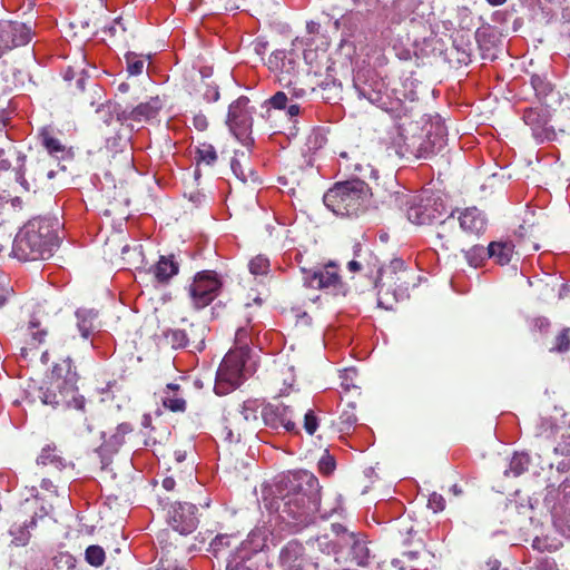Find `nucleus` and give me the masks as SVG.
<instances>
[{"mask_svg":"<svg viewBox=\"0 0 570 570\" xmlns=\"http://www.w3.org/2000/svg\"><path fill=\"white\" fill-rule=\"evenodd\" d=\"M566 522L570 529V493L564 499Z\"/></svg>","mask_w":570,"mask_h":570,"instance_id":"774afa93","label":"nucleus"},{"mask_svg":"<svg viewBox=\"0 0 570 570\" xmlns=\"http://www.w3.org/2000/svg\"><path fill=\"white\" fill-rule=\"evenodd\" d=\"M53 165H56V161H53L50 156L39 154L36 161L30 163L29 170L32 179L36 181L37 179L53 178L56 174Z\"/></svg>","mask_w":570,"mask_h":570,"instance_id":"2f4dec72","label":"nucleus"},{"mask_svg":"<svg viewBox=\"0 0 570 570\" xmlns=\"http://www.w3.org/2000/svg\"><path fill=\"white\" fill-rule=\"evenodd\" d=\"M185 330V335L187 338V345L191 346L198 351L204 350L205 347V338L207 333L209 332V327L206 323H188Z\"/></svg>","mask_w":570,"mask_h":570,"instance_id":"473e14b6","label":"nucleus"},{"mask_svg":"<svg viewBox=\"0 0 570 570\" xmlns=\"http://www.w3.org/2000/svg\"><path fill=\"white\" fill-rule=\"evenodd\" d=\"M60 224L51 217L29 220L12 242V255L21 262L48 259L60 244Z\"/></svg>","mask_w":570,"mask_h":570,"instance_id":"f257e3e1","label":"nucleus"},{"mask_svg":"<svg viewBox=\"0 0 570 570\" xmlns=\"http://www.w3.org/2000/svg\"><path fill=\"white\" fill-rule=\"evenodd\" d=\"M476 41L484 60L494 61L499 57V46L495 29L484 28L476 32Z\"/></svg>","mask_w":570,"mask_h":570,"instance_id":"c85d7f7f","label":"nucleus"},{"mask_svg":"<svg viewBox=\"0 0 570 570\" xmlns=\"http://www.w3.org/2000/svg\"><path fill=\"white\" fill-rule=\"evenodd\" d=\"M17 307L16 299L13 295L0 294V317L9 316L6 311H13Z\"/></svg>","mask_w":570,"mask_h":570,"instance_id":"603ef678","label":"nucleus"},{"mask_svg":"<svg viewBox=\"0 0 570 570\" xmlns=\"http://www.w3.org/2000/svg\"><path fill=\"white\" fill-rule=\"evenodd\" d=\"M230 169L234 176L242 183L248 181L256 183L258 177L256 173L249 167V159L245 153L236 151L230 160Z\"/></svg>","mask_w":570,"mask_h":570,"instance_id":"c756f323","label":"nucleus"},{"mask_svg":"<svg viewBox=\"0 0 570 570\" xmlns=\"http://www.w3.org/2000/svg\"><path fill=\"white\" fill-rule=\"evenodd\" d=\"M35 59L33 51H29L24 58L18 53H9L0 61V76L8 87H19L28 77V66Z\"/></svg>","mask_w":570,"mask_h":570,"instance_id":"2eb2a0df","label":"nucleus"},{"mask_svg":"<svg viewBox=\"0 0 570 570\" xmlns=\"http://www.w3.org/2000/svg\"><path fill=\"white\" fill-rule=\"evenodd\" d=\"M229 537L226 535V534H219L217 535L213 541H212V547L215 549V550H218L220 549L222 547L224 546H228L229 542Z\"/></svg>","mask_w":570,"mask_h":570,"instance_id":"69168bd1","label":"nucleus"},{"mask_svg":"<svg viewBox=\"0 0 570 570\" xmlns=\"http://www.w3.org/2000/svg\"><path fill=\"white\" fill-rule=\"evenodd\" d=\"M556 451L561 455L570 456V428L562 434Z\"/></svg>","mask_w":570,"mask_h":570,"instance_id":"bf43d9fd","label":"nucleus"},{"mask_svg":"<svg viewBox=\"0 0 570 570\" xmlns=\"http://www.w3.org/2000/svg\"><path fill=\"white\" fill-rule=\"evenodd\" d=\"M10 112L7 110H0V132L7 128L10 122Z\"/></svg>","mask_w":570,"mask_h":570,"instance_id":"338daca9","label":"nucleus"},{"mask_svg":"<svg viewBox=\"0 0 570 570\" xmlns=\"http://www.w3.org/2000/svg\"><path fill=\"white\" fill-rule=\"evenodd\" d=\"M98 316H99V311L96 308L81 307L76 311V317L79 321L94 320V318H97Z\"/></svg>","mask_w":570,"mask_h":570,"instance_id":"680f3d73","label":"nucleus"},{"mask_svg":"<svg viewBox=\"0 0 570 570\" xmlns=\"http://www.w3.org/2000/svg\"><path fill=\"white\" fill-rule=\"evenodd\" d=\"M459 233L455 227L453 215L442 220L435 229L434 245L442 250H450L458 246Z\"/></svg>","mask_w":570,"mask_h":570,"instance_id":"393cba45","label":"nucleus"},{"mask_svg":"<svg viewBox=\"0 0 570 570\" xmlns=\"http://www.w3.org/2000/svg\"><path fill=\"white\" fill-rule=\"evenodd\" d=\"M368 185L361 179L334 184L323 196L324 205L342 217L358 216L366 208Z\"/></svg>","mask_w":570,"mask_h":570,"instance_id":"39448f33","label":"nucleus"},{"mask_svg":"<svg viewBox=\"0 0 570 570\" xmlns=\"http://www.w3.org/2000/svg\"><path fill=\"white\" fill-rule=\"evenodd\" d=\"M267 66L279 85L288 89L292 98L304 99L322 85L316 79V72L312 75L309 69L304 72L299 55L292 49L273 51Z\"/></svg>","mask_w":570,"mask_h":570,"instance_id":"7ed1b4c3","label":"nucleus"},{"mask_svg":"<svg viewBox=\"0 0 570 570\" xmlns=\"http://www.w3.org/2000/svg\"><path fill=\"white\" fill-rule=\"evenodd\" d=\"M318 428V417L313 410H307L304 414V429L308 435H313Z\"/></svg>","mask_w":570,"mask_h":570,"instance_id":"864d4df0","label":"nucleus"},{"mask_svg":"<svg viewBox=\"0 0 570 570\" xmlns=\"http://www.w3.org/2000/svg\"><path fill=\"white\" fill-rule=\"evenodd\" d=\"M570 350V327H564L554 338V345L551 352L564 353Z\"/></svg>","mask_w":570,"mask_h":570,"instance_id":"49530a36","label":"nucleus"},{"mask_svg":"<svg viewBox=\"0 0 570 570\" xmlns=\"http://www.w3.org/2000/svg\"><path fill=\"white\" fill-rule=\"evenodd\" d=\"M458 222L461 229L469 235H480L487 227L485 215L476 207L459 212Z\"/></svg>","mask_w":570,"mask_h":570,"instance_id":"b1692460","label":"nucleus"},{"mask_svg":"<svg viewBox=\"0 0 570 570\" xmlns=\"http://www.w3.org/2000/svg\"><path fill=\"white\" fill-rule=\"evenodd\" d=\"M111 37H119L125 39L126 27L121 18L115 19L112 24L108 28Z\"/></svg>","mask_w":570,"mask_h":570,"instance_id":"052dcab7","label":"nucleus"},{"mask_svg":"<svg viewBox=\"0 0 570 570\" xmlns=\"http://www.w3.org/2000/svg\"><path fill=\"white\" fill-rule=\"evenodd\" d=\"M289 491L282 498L283 519L292 520L295 525H306L318 510L321 487L317 478L309 472H301L288 479Z\"/></svg>","mask_w":570,"mask_h":570,"instance_id":"f03ea898","label":"nucleus"},{"mask_svg":"<svg viewBox=\"0 0 570 570\" xmlns=\"http://www.w3.org/2000/svg\"><path fill=\"white\" fill-rule=\"evenodd\" d=\"M361 94L395 119L412 116L419 100L414 81L410 78L393 80L387 86L377 81L373 88L363 89Z\"/></svg>","mask_w":570,"mask_h":570,"instance_id":"20e7f679","label":"nucleus"},{"mask_svg":"<svg viewBox=\"0 0 570 570\" xmlns=\"http://www.w3.org/2000/svg\"><path fill=\"white\" fill-rule=\"evenodd\" d=\"M391 204L406 214L409 222L414 225H429L440 217L432 206L431 198L421 195L396 191L390 196Z\"/></svg>","mask_w":570,"mask_h":570,"instance_id":"9d476101","label":"nucleus"},{"mask_svg":"<svg viewBox=\"0 0 570 570\" xmlns=\"http://www.w3.org/2000/svg\"><path fill=\"white\" fill-rule=\"evenodd\" d=\"M164 338L166 343L169 344L173 348H181L188 346L184 328L164 331Z\"/></svg>","mask_w":570,"mask_h":570,"instance_id":"37998d69","label":"nucleus"},{"mask_svg":"<svg viewBox=\"0 0 570 570\" xmlns=\"http://www.w3.org/2000/svg\"><path fill=\"white\" fill-rule=\"evenodd\" d=\"M132 426L130 423L124 422L118 424L116 432L111 435L109 443L118 448L124 444L126 435L132 432Z\"/></svg>","mask_w":570,"mask_h":570,"instance_id":"de8ad7c7","label":"nucleus"},{"mask_svg":"<svg viewBox=\"0 0 570 570\" xmlns=\"http://www.w3.org/2000/svg\"><path fill=\"white\" fill-rule=\"evenodd\" d=\"M23 340L30 348L37 347L46 341L48 332L41 327V323H27L26 327H22Z\"/></svg>","mask_w":570,"mask_h":570,"instance_id":"c9c22d12","label":"nucleus"},{"mask_svg":"<svg viewBox=\"0 0 570 570\" xmlns=\"http://www.w3.org/2000/svg\"><path fill=\"white\" fill-rule=\"evenodd\" d=\"M522 119L532 130V135L539 142L550 141L556 138V131L549 125L550 114L544 108H525Z\"/></svg>","mask_w":570,"mask_h":570,"instance_id":"aec40b11","label":"nucleus"},{"mask_svg":"<svg viewBox=\"0 0 570 570\" xmlns=\"http://www.w3.org/2000/svg\"><path fill=\"white\" fill-rule=\"evenodd\" d=\"M258 333L259 331H257L252 323H246L236 330L235 344L242 353L247 350L250 344H254L255 341H258Z\"/></svg>","mask_w":570,"mask_h":570,"instance_id":"e433bc0d","label":"nucleus"},{"mask_svg":"<svg viewBox=\"0 0 570 570\" xmlns=\"http://www.w3.org/2000/svg\"><path fill=\"white\" fill-rule=\"evenodd\" d=\"M178 272L179 263L175 259L173 254L160 256L158 262L148 269V273H150L154 279L159 284H168Z\"/></svg>","mask_w":570,"mask_h":570,"instance_id":"a878e982","label":"nucleus"},{"mask_svg":"<svg viewBox=\"0 0 570 570\" xmlns=\"http://www.w3.org/2000/svg\"><path fill=\"white\" fill-rule=\"evenodd\" d=\"M531 87L535 94L538 100L542 104H547L546 99L552 92L551 83L542 76H531Z\"/></svg>","mask_w":570,"mask_h":570,"instance_id":"ea45409f","label":"nucleus"},{"mask_svg":"<svg viewBox=\"0 0 570 570\" xmlns=\"http://www.w3.org/2000/svg\"><path fill=\"white\" fill-rule=\"evenodd\" d=\"M164 106V99L160 96H154L131 109L126 108L117 110L116 115L118 116V125H124V122L128 120L135 122L151 121L159 116Z\"/></svg>","mask_w":570,"mask_h":570,"instance_id":"a211bd4d","label":"nucleus"},{"mask_svg":"<svg viewBox=\"0 0 570 570\" xmlns=\"http://www.w3.org/2000/svg\"><path fill=\"white\" fill-rule=\"evenodd\" d=\"M428 507L434 513L440 512V511L444 510V508H445V500L441 494L433 492L429 497Z\"/></svg>","mask_w":570,"mask_h":570,"instance_id":"13d9d810","label":"nucleus"},{"mask_svg":"<svg viewBox=\"0 0 570 570\" xmlns=\"http://www.w3.org/2000/svg\"><path fill=\"white\" fill-rule=\"evenodd\" d=\"M513 248L514 246L511 242H501V266L511 261Z\"/></svg>","mask_w":570,"mask_h":570,"instance_id":"e2e57ef3","label":"nucleus"},{"mask_svg":"<svg viewBox=\"0 0 570 570\" xmlns=\"http://www.w3.org/2000/svg\"><path fill=\"white\" fill-rule=\"evenodd\" d=\"M31 40L30 28L18 21H0V59L13 53L12 49Z\"/></svg>","mask_w":570,"mask_h":570,"instance_id":"f3484780","label":"nucleus"},{"mask_svg":"<svg viewBox=\"0 0 570 570\" xmlns=\"http://www.w3.org/2000/svg\"><path fill=\"white\" fill-rule=\"evenodd\" d=\"M49 376L58 381H65L66 384H70L73 386H77L79 380L76 366L70 356H67L60 360L59 362L55 363Z\"/></svg>","mask_w":570,"mask_h":570,"instance_id":"7c9ffc66","label":"nucleus"},{"mask_svg":"<svg viewBox=\"0 0 570 570\" xmlns=\"http://www.w3.org/2000/svg\"><path fill=\"white\" fill-rule=\"evenodd\" d=\"M39 493L36 487L28 489V495L16 510L14 521L10 527L9 533L12 537L11 543L16 547H24L28 544L31 533L30 529L37 525V520L49 514L43 505L39 508Z\"/></svg>","mask_w":570,"mask_h":570,"instance_id":"6e6552de","label":"nucleus"},{"mask_svg":"<svg viewBox=\"0 0 570 570\" xmlns=\"http://www.w3.org/2000/svg\"><path fill=\"white\" fill-rule=\"evenodd\" d=\"M530 463L529 455L525 453H515L509 463V468L504 471L505 475L519 476L528 470Z\"/></svg>","mask_w":570,"mask_h":570,"instance_id":"58836bf2","label":"nucleus"},{"mask_svg":"<svg viewBox=\"0 0 570 570\" xmlns=\"http://www.w3.org/2000/svg\"><path fill=\"white\" fill-rule=\"evenodd\" d=\"M72 95L77 105L81 108H89L100 105L101 88L96 82H88L83 75L76 80Z\"/></svg>","mask_w":570,"mask_h":570,"instance_id":"5701e85b","label":"nucleus"},{"mask_svg":"<svg viewBox=\"0 0 570 570\" xmlns=\"http://www.w3.org/2000/svg\"><path fill=\"white\" fill-rule=\"evenodd\" d=\"M11 158H14L18 163H21L19 164L18 171L16 173V179L20 181L21 186H23L26 190H29L30 187L24 178V173H22L26 156L18 151L12 144L8 145L7 150L4 148H0V170L7 171L11 168Z\"/></svg>","mask_w":570,"mask_h":570,"instance_id":"cd10ccee","label":"nucleus"},{"mask_svg":"<svg viewBox=\"0 0 570 570\" xmlns=\"http://www.w3.org/2000/svg\"><path fill=\"white\" fill-rule=\"evenodd\" d=\"M85 559L90 566L98 568L105 562V550L100 546L91 544L85 551Z\"/></svg>","mask_w":570,"mask_h":570,"instance_id":"c03bdc74","label":"nucleus"},{"mask_svg":"<svg viewBox=\"0 0 570 570\" xmlns=\"http://www.w3.org/2000/svg\"><path fill=\"white\" fill-rule=\"evenodd\" d=\"M197 166L200 164H205L207 166L214 165V163L217 160V154L210 144H202L196 149V157Z\"/></svg>","mask_w":570,"mask_h":570,"instance_id":"79ce46f5","label":"nucleus"},{"mask_svg":"<svg viewBox=\"0 0 570 570\" xmlns=\"http://www.w3.org/2000/svg\"><path fill=\"white\" fill-rule=\"evenodd\" d=\"M335 468V459L328 453L324 454L318 461V471L323 475H331L334 472Z\"/></svg>","mask_w":570,"mask_h":570,"instance_id":"8fccbe9b","label":"nucleus"},{"mask_svg":"<svg viewBox=\"0 0 570 570\" xmlns=\"http://www.w3.org/2000/svg\"><path fill=\"white\" fill-rule=\"evenodd\" d=\"M258 407L256 400L228 406L219 426V435L229 443L240 442L245 434L254 431L258 421Z\"/></svg>","mask_w":570,"mask_h":570,"instance_id":"0eeeda50","label":"nucleus"},{"mask_svg":"<svg viewBox=\"0 0 570 570\" xmlns=\"http://www.w3.org/2000/svg\"><path fill=\"white\" fill-rule=\"evenodd\" d=\"M446 137V128L443 124H432L424 137H412L410 154L415 158H431L444 150L448 142Z\"/></svg>","mask_w":570,"mask_h":570,"instance_id":"4468645a","label":"nucleus"},{"mask_svg":"<svg viewBox=\"0 0 570 570\" xmlns=\"http://www.w3.org/2000/svg\"><path fill=\"white\" fill-rule=\"evenodd\" d=\"M499 247V242H490L488 247L473 246L471 249L465 252V258L468 263L473 267L482 265L485 258H491L495 255V248Z\"/></svg>","mask_w":570,"mask_h":570,"instance_id":"f704fd0d","label":"nucleus"},{"mask_svg":"<svg viewBox=\"0 0 570 570\" xmlns=\"http://www.w3.org/2000/svg\"><path fill=\"white\" fill-rule=\"evenodd\" d=\"M245 366L244 353L229 352L223 358L216 374L215 391L217 394H225L236 389L243 382Z\"/></svg>","mask_w":570,"mask_h":570,"instance_id":"f8f14e48","label":"nucleus"},{"mask_svg":"<svg viewBox=\"0 0 570 570\" xmlns=\"http://www.w3.org/2000/svg\"><path fill=\"white\" fill-rule=\"evenodd\" d=\"M193 125L197 130L203 131L208 127V121L204 115H195L193 118Z\"/></svg>","mask_w":570,"mask_h":570,"instance_id":"0e129e2a","label":"nucleus"},{"mask_svg":"<svg viewBox=\"0 0 570 570\" xmlns=\"http://www.w3.org/2000/svg\"><path fill=\"white\" fill-rule=\"evenodd\" d=\"M124 125H118V116L105 127L99 128V135L105 139V146L99 148L107 159L110 167L115 170L129 169L132 166V154L129 147L128 138L120 134Z\"/></svg>","mask_w":570,"mask_h":570,"instance_id":"1a4fd4ad","label":"nucleus"},{"mask_svg":"<svg viewBox=\"0 0 570 570\" xmlns=\"http://www.w3.org/2000/svg\"><path fill=\"white\" fill-rule=\"evenodd\" d=\"M40 144L45 149L43 156H50L56 166L61 170H66V166L61 161L71 160L73 151L71 147H67L53 130L43 128L39 134Z\"/></svg>","mask_w":570,"mask_h":570,"instance_id":"412c9836","label":"nucleus"},{"mask_svg":"<svg viewBox=\"0 0 570 570\" xmlns=\"http://www.w3.org/2000/svg\"><path fill=\"white\" fill-rule=\"evenodd\" d=\"M32 396L33 400L38 399L42 404L50 405L55 409L62 407L78 411L85 430H91L87 424V417L85 415L86 400L79 394L77 386L66 384L65 381H58L48 375L47 380L35 389Z\"/></svg>","mask_w":570,"mask_h":570,"instance_id":"423d86ee","label":"nucleus"},{"mask_svg":"<svg viewBox=\"0 0 570 570\" xmlns=\"http://www.w3.org/2000/svg\"><path fill=\"white\" fill-rule=\"evenodd\" d=\"M288 97L287 94L284 91H277L275 92L269 99L268 104L274 109H286V115L292 119L294 117H297L301 112V107L298 104H291L287 106Z\"/></svg>","mask_w":570,"mask_h":570,"instance_id":"4c0bfd02","label":"nucleus"},{"mask_svg":"<svg viewBox=\"0 0 570 570\" xmlns=\"http://www.w3.org/2000/svg\"><path fill=\"white\" fill-rule=\"evenodd\" d=\"M318 547L325 551L327 554H338L341 551L340 549L343 547L337 541H331L328 540L327 535H322L317 538Z\"/></svg>","mask_w":570,"mask_h":570,"instance_id":"3c124183","label":"nucleus"},{"mask_svg":"<svg viewBox=\"0 0 570 570\" xmlns=\"http://www.w3.org/2000/svg\"><path fill=\"white\" fill-rule=\"evenodd\" d=\"M350 549L348 557L352 562L360 567L370 564L371 553L367 542L360 534L348 535L347 543L344 546Z\"/></svg>","mask_w":570,"mask_h":570,"instance_id":"bb28decb","label":"nucleus"},{"mask_svg":"<svg viewBox=\"0 0 570 570\" xmlns=\"http://www.w3.org/2000/svg\"><path fill=\"white\" fill-rule=\"evenodd\" d=\"M96 331L98 330L92 323H76L69 335L72 340H76L79 335L82 340L87 341Z\"/></svg>","mask_w":570,"mask_h":570,"instance_id":"09e8293b","label":"nucleus"},{"mask_svg":"<svg viewBox=\"0 0 570 570\" xmlns=\"http://www.w3.org/2000/svg\"><path fill=\"white\" fill-rule=\"evenodd\" d=\"M268 261L261 256H257L249 262V271L254 275L265 274L268 269Z\"/></svg>","mask_w":570,"mask_h":570,"instance_id":"5fc2aeb1","label":"nucleus"},{"mask_svg":"<svg viewBox=\"0 0 570 570\" xmlns=\"http://www.w3.org/2000/svg\"><path fill=\"white\" fill-rule=\"evenodd\" d=\"M262 419L266 426L279 431L284 430L288 433L298 434L299 431L294 421L295 414L292 406L284 403L266 404L262 412Z\"/></svg>","mask_w":570,"mask_h":570,"instance_id":"dca6fc26","label":"nucleus"},{"mask_svg":"<svg viewBox=\"0 0 570 570\" xmlns=\"http://www.w3.org/2000/svg\"><path fill=\"white\" fill-rule=\"evenodd\" d=\"M197 507L188 502H177L168 512V522L180 534L194 532L198 524Z\"/></svg>","mask_w":570,"mask_h":570,"instance_id":"6ab92c4d","label":"nucleus"},{"mask_svg":"<svg viewBox=\"0 0 570 570\" xmlns=\"http://www.w3.org/2000/svg\"><path fill=\"white\" fill-rule=\"evenodd\" d=\"M303 281L306 286L314 289H322L326 294L335 297H344L348 291L334 263H328L315 269L304 271Z\"/></svg>","mask_w":570,"mask_h":570,"instance_id":"9b49d317","label":"nucleus"},{"mask_svg":"<svg viewBox=\"0 0 570 570\" xmlns=\"http://www.w3.org/2000/svg\"><path fill=\"white\" fill-rule=\"evenodd\" d=\"M38 465H52L55 469L60 470L63 466V460L60 458L56 449L50 446L43 448L40 455L37 459Z\"/></svg>","mask_w":570,"mask_h":570,"instance_id":"a19ab883","label":"nucleus"},{"mask_svg":"<svg viewBox=\"0 0 570 570\" xmlns=\"http://www.w3.org/2000/svg\"><path fill=\"white\" fill-rule=\"evenodd\" d=\"M278 379L282 380L285 389L281 390V392L286 391L287 389L292 387L294 383V373H293V366H283L278 371Z\"/></svg>","mask_w":570,"mask_h":570,"instance_id":"4d7b16f0","label":"nucleus"},{"mask_svg":"<svg viewBox=\"0 0 570 570\" xmlns=\"http://www.w3.org/2000/svg\"><path fill=\"white\" fill-rule=\"evenodd\" d=\"M127 63V71L130 76H138L142 73L145 61L135 52H127L125 55Z\"/></svg>","mask_w":570,"mask_h":570,"instance_id":"a18cd8bd","label":"nucleus"},{"mask_svg":"<svg viewBox=\"0 0 570 570\" xmlns=\"http://www.w3.org/2000/svg\"><path fill=\"white\" fill-rule=\"evenodd\" d=\"M248 105L249 99L240 96L229 106L227 125L235 135L245 134L253 125L252 111Z\"/></svg>","mask_w":570,"mask_h":570,"instance_id":"4be33fe9","label":"nucleus"},{"mask_svg":"<svg viewBox=\"0 0 570 570\" xmlns=\"http://www.w3.org/2000/svg\"><path fill=\"white\" fill-rule=\"evenodd\" d=\"M179 391L178 384L169 383L164 392L163 405L171 412H184L186 410V401Z\"/></svg>","mask_w":570,"mask_h":570,"instance_id":"72a5a7b5","label":"nucleus"},{"mask_svg":"<svg viewBox=\"0 0 570 570\" xmlns=\"http://www.w3.org/2000/svg\"><path fill=\"white\" fill-rule=\"evenodd\" d=\"M222 287V281L214 271H203L195 275L189 286V296L195 308L209 305Z\"/></svg>","mask_w":570,"mask_h":570,"instance_id":"ddd939ff","label":"nucleus"},{"mask_svg":"<svg viewBox=\"0 0 570 570\" xmlns=\"http://www.w3.org/2000/svg\"><path fill=\"white\" fill-rule=\"evenodd\" d=\"M332 532L336 535L337 542L341 546H345L347 543V537L348 535H355L356 533L348 531L343 524L341 523H332L331 525Z\"/></svg>","mask_w":570,"mask_h":570,"instance_id":"6e6d98bb","label":"nucleus"}]
</instances>
